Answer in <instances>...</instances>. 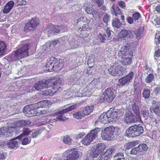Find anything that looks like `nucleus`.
I'll return each instance as SVG.
<instances>
[{
    "label": "nucleus",
    "instance_id": "f257e3e1",
    "mask_svg": "<svg viewBox=\"0 0 160 160\" xmlns=\"http://www.w3.org/2000/svg\"><path fill=\"white\" fill-rule=\"evenodd\" d=\"M61 85V81L59 78L48 80L44 82L40 81L35 83L34 87H30V92L36 90L41 92L44 96L51 95L54 94Z\"/></svg>",
    "mask_w": 160,
    "mask_h": 160
},
{
    "label": "nucleus",
    "instance_id": "f03ea898",
    "mask_svg": "<svg viewBox=\"0 0 160 160\" xmlns=\"http://www.w3.org/2000/svg\"><path fill=\"white\" fill-rule=\"evenodd\" d=\"M47 62L46 70L49 72L60 71L64 66L63 63L58 62L57 59L53 57L48 59Z\"/></svg>",
    "mask_w": 160,
    "mask_h": 160
},
{
    "label": "nucleus",
    "instance_id": "7ed1b4c3",
    "mask_svg": "<svg viewBox=\"0 0 160 160\" xmlns=\"http://www.w3.org/2000/svg\"><path fill=\"white\" fill-rule=\"evenodd\" d=\"M115 91L112 88H107L103 93L100 96L96 97V99L98 102H102L104 101L110 102L114 98L115 96Z\"/></svg>",
    "mask_w": 160,
    "mask_h": 160
},
{
    "label": "nucleus",
    "instance_id": "20e7f679",
    "mask_svg": "<svg viewBox=\"0 0 160 160\" xmlns=\"http://www.w3.org/2000/svg\"><path fill=\"white\" fill-rule=\"evenodd\" d=\"M143 132V127L140 124H135L126 129V136L128 137H135L142 134Z\"/></svg>",
    "mask_w": 160,
    "mask_h": 160
},
{
    "label": "nucleus",
    "instance_id": "39448f33",
    "mask_svg": "<svg viewBox=\"0 0 160 160\" xmlns=\"http://www.w3.org/2000/svg\"><path fill=\"white\" fill-rule=\"evenodd\" d=\"M117 132V128L112 126L102 130L101 136L104 140H110L113 138Z\"/></svg>",
    "mask_w": 160,
    "mask_h": 160
},
{
    "label": "nucleus",
    "instance_id": "423d86ee",
    "mask_svg": "<svg viewBox=\"0 0 160 160\" xmlns=\"http://www.w3.org/2000/svg\"><path fill=\"white\" fill-rule=\"evenodd\" d=\"M77 107L76 104H73L68 106L66 108L52 114L50 115L51 117H55L56 118L60 121H64L67 119L68 118L66 117V113L74 109Z\"/></svg>",
    "mask_w": 160,
    "mask_h": 160
},
{
    "label": "nucleus",
    "instance_id": "0eeeda50",
    "mask_svg": "<svg viewBox=\"0 0 160 160\" xmlns=\"http://www.w3.org/2000/svg\"><path fill=\"white\" fill-rule=\"evenodd\" d=\"M100 132V129L96 128L94 130L91 131L82 140V143L85 145H88L97 137V135Z\"/></svg>",
    "mask_w": 160,
    "mask_h": 160
},
{
    "label": "nucleus",
    "instance_id": "6e6552de",
    "mask_svg": "<svg viewBox=\"0 0 160 160\" xmlns=\"http://www.w3.org/2000/svg\"><path fill=\"white\" fill-rule=\"evenodd\" d=\"M29 44L21 46L14 52V56L16 59H19L28 55Z\"/></svg>",
    "mask_w": 160,
    "mask_h": 160
},
{
    "label": "nucleus",
    "instance_id": "1a4fd4ad",
    "mask_svg": "<svg viewBox=\"0 0 160 160\" xmlns=\"http://www.w3.org/2000/svg\"><path fill=\"white\" fill-rule=\"evenodd\" d=\"M63 155L67 158L64 160H76L78 158L79 154L77 149L71 148L65 152Z\"/></svg>",
    "mask_w": 160,
    "mask_h": 160
},
{
    "label": "nucleus",
    "instance_id": "9d476101",
    "mask_svg": "<svg viewBox=\"0 0 160 160\" xmlns=\"http://www.w3.org/2000/svg\"><path fill=\"white\" fill-rule=\"evenodd\" d=\"M108 71L112 75L119 76L122 75L123 68V67L117 63L112 66L110 68L108 69Z\"/></svg>",
    "mask_w": 160,
    "mask_h": 160
},
{
    "label": "nucleus",
    "instance_id": "9b49d317",
    "mask_svg": "<svg viewBox=\"0 0 160 160\" xmlns=\"http://www.w3.org/2000/svg\"><path fill=\"white\" fill-rule=\"evenodd\" d=\"M140 118V117H138V116L135 115L132 113L131 111L127 110L124 118V121L127 123H135Z\"/></svg>",
    "mask_w": 160,
    "mask_h": 160
},
{
    "label": "nucleus",
    "instance_id": "f8f14e48",
    "mask_svg": "<svg viewBox=\"0 0 160 160\" xmlns=\"http://www.w3.org/2000/svg\"><path fill=\"white\" fill-rule=\"evenodd\" d=\"M63 26H55L51 24L45 30V33H47L48 34H54L55 33H58L59 32H63Z\"/></svg>",
    "mask_w": 160,
    "mask_h": 160
},
{
    "label": "nucleus",
    "instance_id": "ddd939ff",
    "mask_svg": "<svg viewBox=\"0 0 160 160\" xmlns=\"http://www.w3.org/2000/svg\"><path fill=\"white\" fill-rule=\"evenodd\" d=\"M134 75L133 72L120 79L118 82L117 85L119 86H123L127 83L129 82L133 78Z\"/></svg>",
    "mask_w": 160,
    "mask_h": 160
},
{
    "label": "nucleus",
    "instance_id": "4468645a",
    "mask_svg": "<svg viewBox=\"0 0 160 160\" xmlns=\"http://www.w3.org/2000/svg\"><path fill=\"white\" fill-rule=\"evenodd\" d=\"M32 106L30 105L24 108L23 111L26 115L28 117H31L39 115L37 113V110L32 109Z\"/></svg>",
    "mask_w": 160,
    "mask_h": 160
},
{
    "label": "nucleus",
    "instance_id": "2eb2a0df",
    "mask_svg": "<svg viewBox=\"0 0 160 160\" xmlns=\"http://www.w3.org/2000/svg\"><path fill=\"white\" fill-rule=\"evenodd\" d=\"M119 37L122 40H128L133 38L132 32L130 31L123 30L121 31L119 35Z\"/></svg>",
    "mask_w": 160,
    "mask_h": 160
},
{
    "label": "nucleus",
    "instance_id": "dca6fc26",
    "mask_svg": "<svg viewBox=\"0 0 160 160\" xmlns=\"http://www.w3.org/2000/svg\"><path fill=\"white\" fill-rule=\"evenodd\" d=\"M106 32L105 33H99L98 38L101 42H104L106 39H109L111 36V31L108 28H106L104 29Z\"/></svg>",
    "mask_w": 160,
    "mask_h": 160
},
{
    "label": "nucleus",
    "instance_id": "f3484780",
    "mask_svg": "<svg viewBox=\"0 0 160 160\" xmlns=\"http://www.w3.org/2000/svg\"><path fill=\"white\" fill-rule=\"evenodd\" d=\"M128 49L126 46H123L121 48V50L118 52V56L120 57H123V56H128L129 54L130 56H132V52H128Z\"/></svg>",
    "mask_w": 160,
    "mask_h": 160
},
{
    "label": "nucleus",
    "instance_id": "a211bd4d",
    "mask_svg": "<svg viewBox=\"0 0 160 160\" xmlns=\"http://www.w3.org/2000/svg\"><path fill=\"white\" fill-rule=\"evenodd\" d=\"M20 139L17 137L16 138L10 140L7 144V146L11 148H14L15 147H17L18 146V143Z\"/></svg>",
    "mask_w": 160,
    "mask_h": 160
},
{
    "label": "nucleus",
    "instance_id": "6ab92c4d",
    "mask_svg": "<svg viewBox=\"0 0 160 160\" xmlns=\"http://www.w3.org/2000/svg\"><path fill=\"white\" fill-rule=\"evenodd\" d=\"M107 113H103L102 114L97 121L100 122L101 123L103 124H106L109 122Z\"/></svg>",
    "mask_w": 160,
    "mask_h": 160
},
{
    "label": "nucleus",
    "instance_id": "aec40b11",
    "mask_svg": "<svg viewBox=\"0 0 160 160\" xmlns=\"http://www.w3.org/2000/svg\"><path fill=\"white\" fill-rule=\"evenodd\" d=\"M14 2L12 1L9 2L5 6L3 9L4 13L7 14L8 13L13 7L14 5Z\"/></svg>",
    "mask_w": 160,
    "mask_h": 160
},
{
    "label": "nucleus",
    "instance_id": "412c9836",
    "mask_svg": "<svg viewBox=\"0 0 160 160\" xmlns=\"http://www.w3.org/2000/svg\"><path fill=\"white\" fill-rule=\"evenodd\" d=\"M117 112L113 111L112 112H108L107 113L110 122L113 121L114 119L117 118L118 117Z\"/></svg>",
    "mask_w": 160,
    "mask_h": 160
},
{
    "label": "nucleus",
    "instance_id": "4be33fe9",
    "mask_svg": "<svg viewBox=\"0 0 160 160\" xmlns=\"http://www.w3.org/2000/svg\"><path fill=\"white\" fill-rule=\"evenodd\" d=\"M132 56L130 57L127 56H123V57H121L122 59L121 61L122 64L124 65L130 64L132 61Z\"/></svg>",
    "mask_w": 160,
    "mask_h": 160
},
{
    "label": "nucleus",
    "instance_id": "5701e85b",
    "mask_svg": "<svg viewBox=\"0 0 160 160\" xmlns=\"http://www.w3.org/2000/svg\"><path fill=\"white\" fill-rule=\"evenodd\" d=\"M94 106L91 105L89 106L85 107L82 110V112L84 116L89 115L93 111Z\"/></svg>",
    "mask_w": 160,
    "mask_h": 160
},
{
    "label": "nucleus",
    "instance_id": "b1692460",
    "mask_svg": "<svg viewBox=\"0 0 160 160\" xmlns=\"http://www.w3.org/2000/svg\"><path fill=\"white\" fill-rule=\"evenodd\" d=\"M132 111L138 117H140L139 107L135 102L132 104Z\"/></svg>",
    "mask_w": 160,
    "mask_h": 160
},
{
    "label": "nucleus",
    "instance_id": "393cba45",
    "mask_svg": "<svg viewBox=\"0 0 160 160\" xmlns=\"http://www.w3.org/2000/svg\"><path fill=\"white\" fill-rule=\"evenodd\" d=\"M150 110L152 112H154L158 116H160V106H155L154 104H153Z\"/></svg>",
    "mask_w": 160,
    "mask_h": 160
},
{
    "label": "nucleus",
    "instance_id": "a878e982",
    "mask_svg": "<svg viewBox=\"0 0 160 160\" xmlns=\"http://www.w3.org/2000/svg\"><path fill=\"white\" fill-rule=\"evenodd\" d=\"M112 14L114 15L117 16L118 14H121L122 12L120 9L117 7H115L113 6L111 9Z\"/></svg>",
    "mask_w": 160,
    "mask_h": 160
},
{
    "label": "nucleus",
    "instance_id": "bb28decb",
    "mask_svg": "<svg viewBox=\"0 0 160 160\" xmlns=\"http://www.w3.org/2000/svg\"><path fill=\"white\" fill-rule=\"evenodd\" d=\"M32 130H30L28 128H23L22 130V133L20 135L18 136V138L19 139H21V137L23 136H28L29 134L32 132Z\"/></svg>",
    "mask_w": 160,
    "mask_h": 160
},
{
    "label": "nucleus",
    "instance_id": "cd10ccee",
    "mask_svg": "<svg viewBox=\"0 0 160 160\" xmlns=\"http://www.w3.org/2000/svg\"><path fill=\"white\" fill-rule=\"evenodd\" d=\"M105 148V146L104 144L99 143L96 145L95 149L100 154L104 151Z\"/></svg>",
    "mask_w": 160,
    "mask_h": 160
},
{
    "label": "nucleus",
    "instance_id": "c85d7f7f",
    "mask_svg": "<svg viewBox=\"0 0 160 160\" xmlns=\"http://www.w3.org/2000/svg\"><path fill=\"white\" fill-rule=\"evenodd\" d=\"M39 22L38 19L35 18H32L29 22L33 28L36 27L38 24Z\"/></svg>",
    "mask_w": 160,
    "mask_h": 160
},
{
    "label": "nucleus",
    "instance_id": "c756f323",
    "mask_svg": "<svg viewBox=\"0 0 160 160\" xmlns=\"http://www.w3.org/2000/svg\"><path fill=\"white\" fill-rule=\"evenodd\" d=\"M63 142L65 144H71L72 143V140L70 136L66 135L63 137Z\"/></svg>",
    "mask_w": 160,
    "mask_h": 160
},
{
    "label": "nucleus",
    "instance_id": "7c9ffc66",
    "mask_svg": "<svg viewBox=\"0 0 160 160\" xmlns=\"http://www.w3.org/2000/svg\"><path fill=\"white\" fill-rule=\"evenodd\" d=\"M114 151V149L113 148H111L108 149L107 151L104 152V154H102L104 155L105 157L110 158L111 156L112 153Z\"/></svg>",
    "mask_w": 160,
    "mask_h": 160
},
{
    "label": "nucleus",
    "instance_id": "2f4dec72",
    "mask_svg": "<svg viewBox=\"0 0 160 160\" xmlns=\"http://www.w3.org/2000/svg\"><path fill=\"white\" fill-rule=\"evenodd\" d=\"M112 25L113 27L118 28H120L121 26V24L117 18L114 19L112 22Z\"/></svg>",
    "mask_w": 160,
    "mask_h": 160
},
{
    "label": "nucleus",
    "instance_id": "473e14b6",
    "mask_svg": "<svg viewBox=\"0 0 160 160\" xmlns=\"http://www.w3.org/2000/svg\"><path fill=\"white\" fill-rule=\"evenodd\" d=\"M73 117L77 119H81L84 116L83 113L82 111H79L73 114Z\"/></svg>",
    "mask_w": 160,
    "mask_h": 160
},
{
    "label": "nucleus",
    "instance_id": "72a5a7b5",
    "mask_svg": "<svg viewBox=\"0 0 160 160\" xmlns=\"http://www.w3.org/2000/svg\"><path fill=\"white\" fill-rule=\"evenodd\" d=\"M131 153L133 155L142 154L138 146L132 148L131 151Z\"/></svg>",
    "mask_w": 160,
    "mask_h": 160
},
{
    "label": "nucleus",
    "instance_id": "f704fd0d",
    "mask_svg": "<svg viewBox=\"0 0 160 160\" xmlns=\"http://www.w3.org/2000/svg\"><path fill=\"white\" fill-rule=\"evenodd\" d=\"M89 153L90 156V158H96L100 154L95 149H93V150H92Z\"/></svg>",
    "mask_w": 160,
    "mask_h": 160
},
{
    "label": "nucleus",
    "instance_id": "c9c22d12",
    "mask_svg": "<svg viewBox=\"0 0 160 160\" xmlns=\"http://www.w3.org/2000/svg\"><path fill=\"white\" fill-rule=\"evenodd\" d=\"M6 48V45L3 42L0 41V56L2 55L4 53Z\"/></svg>",
    "mask_w": 160,
    "mask_h": 160
},
{
    "label": "nucleus",
    "instance_id": "e433bc0d",
    "mask_svg": "<svg viewBox=\"0 0 160 160\" xmlns=\"http://www.w3.org/2000/svg\"><path fill=\"white\" fill-rule=\"evenodd\" d=\"M123 154L122 152L117 153L114 157V160H122L123 159Z\"/></svg>",
    "mask_w": 160,
    "mask_h": 160
},
{
    "label": "nucleus",
    "instance_id": "4c0bfd02",
    "mask_svg": "<svg viewBox=\"0 0 160 160\" xmlns=\"http://www.w3.org/2000/svg\"><path fill=\"white\" fill-rule=\"evenodd\" d=\"M150 90L149 89L144 88L143 89V97L145 98H148L150 96Z\"/></svg>",
    "mask_w": 160,
    "mask_h": 160
},
{
    "label": "nucleus",
    "instance_id": "58836bf2",
    "mask_svg": "<svg viewBox=\"0 0 160 160\" xmlns=\"http://www.w3.org/2000/svg\"><path fill=\"white\" fill-rule=\"evenodd\" d=\"M8 129H7V128L4 127L0 128V135L2 134L4 135L6 137H9L10 136V134L8 135Z\"/></svg>",
    "mask_w": 160,
    "mask_h": 160
},
{
    "label": "nucleus",
    "instance_id": "ea45409f",
    "mask_svg": "<svg viewBox=\"0 0 160 160\" xmlns=\"http://www.w3.org/2000/svg\"><path fill=\"white\" fill-rule=\"evenodd\" d=\"M155 42L157 45L160 43V33L159 31H157L155 38Z\"/></svg>",
    "mask_w": 160,
    "mask_h": 160
},
{
    "label": "nucleus",
    "instance_id": "a19ab883",
    "mask_svg": "<svg viewBox=\"0 0 160 160\" xmlns=\"http://www.w3.org/2000/svg\"><path fill=\"white\" fill-rule=\"evenodd\" d=\"M154 76L152 74H149L146 77L145 81L147 83H150L154 79Z\"/></svg>",
    "mask_w": 160,
    "mask_h": 160
},
{
    "label": "nucleus",
    "instance_id": "79ce46f5",
    "mask_svg": "<svg viewBox=\"0 0 160 160\" xmlns=\"http://www.w3.org/2000/svg\"><path fill=\"white\" fill-rule=\"evenodd\" d=\"M22 120H18L16 122H14L12 123V125L16 127H23V123H22Z\"/></svg>",
    "mask_w": 160,
    "mask_h": 160
},
{
    "label": "nucleus",
    "instance_id": "37998d69",
    "mask_svg": "<svg viewBox=\"0 0 160 160\" xmlns=\"http://www.w3.org/2000/svg\"><path fill=\"white\" fill-rule=\"evenodd\" d=\"M33 28L30 25V23L29 22L25 24V27L24 28V31L25 32H27L28 31L32 30Z\"/></svg>",
    "mask_w": 160,
    "mask_h": 160
},
{
    "label": "nucleus",
    "instance_id": "c03bdc74",
    "mask_svg": "<svg viewBox=\"0 0 160 160\" xmlns=\"http://www.w3.org/2000/svg\"><path fill=\"white\" fill-rule=\"evenodd\" d=\"M148 111L146 110H143L142 112V115L145 119H151V117L149 115Z\"/></svg>",
    "mask_w": 160,
    "mask_h": 160
},
{
    "label": "nucleus",
    "instance_id": "a18cd8bd",
    "mask_svg": "<svg viewBox=\"0 0 160 160\" xmlns=\"http://www.w3.org/2000/svg\"><path fill=\"white\" fill-rule=\"evenodd\" d=\"M138 147L140 148V150L142 154L143 151L146 150L148 149L147 145L145 144H141L138 146Z\"/></svg>",
    "mask_w": 160,
    "mask_h": 160
},
{
    "label": "nucleus",
    "instance_id": "49530a36",
    "mask_svg": "<svg viewBox=\"0 0 160 160\" xmlns=\"http://www.w3.org/2000/svg\"><path fill=\"white\" fill-rule=\"evenodd\" d=\"M51 44L50 42H48L46 45H44L43 47V49L46 52H48L51 50Z\"/></svg>",
    "mask_w": 160,
    "mask_h": 160
},
{
    "label": "nucleus",
    "instance_id": "de8ad7c7",
    "mask_svg": "<svg viewBox=\"0 0 160 160\" xmlns=\"http://www.w3.org/2000/svg\"><path fill=\"white\" fill-rule=\"evenodd\" d=\"M7 129H8V135L10 134V136L11 135L12 133L15 130V127L12 125V126H11L8 128H7Z\"/></svg>",
    "mask_w": 160,
    "mask_h": 160
},
{
    "label": "nucleus",
    "instance_id": "09e8293b",
    "mask_svg": "<svg viewBox=\"0 0 160 160\" xmlns=\"http://www.w3.org/2000/svg\"><path fill=\"white\" fill-rule=\"evenodd\" d=\"M40 102L41 105V108H43L48 106L49 101L45 100L41 101Z\"/></svg>",
    "mask_w": 160,
    "mask_h": 160
},
{
    "label": "nucleus",
    "instance_id": "8fccbe9b",
    "mask_svg": "<svg viewBox=\"0 0 160 160\" xmlns=\"http://www.w3.org/2000/svg\"><path fill=\"white\" fill-rule=\"evenodd\" d=\"M110 20L109 16L107 14H106L103 17V22L105 24V26H107L108 25V22Z\"/></svg>",
    "mask_w": 160,
    "mask_h": 160
},
{
    "label": "nucleus",
    "instance_id": "3c124183",
    "mask_svg": "<svg viewBox=\"0 0 160 160\" xmlns=\"http://www.w3.org/2000/svg\"><path fill=\"white\" fill-rule=\"evenodd\" d=\"M132 17L135 21L138 20L140 17V14L138 12H136L132 14Z\"/></svg>",
    "mask_w": 160,
    "mask_h": 160
},
{
    "label": "nucleus",
    "instance_id": "603ef678",
    "mask_svg": "<svg viewBox=\"0 0 160 160\" xmlns=\"http://www.w3.org/2000/svg\"><path fill=\"white\" fill-rule=\"evenodd\" d=\"M31 141V139L30 138H25L22 140V143L23 145H25L29 144Z\"/></svg>",
    "mask_w": 160,
    "mask_h": 160
},
{
    "label": "nucleus",
    "instance_id": "864d4df0",
    "mask_svg": "<svg viewBox=\"0 0 160 160\" xmlns=\"http://www.w3.org/2000/svg\"><path fill=\"white\" fill-rule=\"evenodd\" d=\"M79 92H78V90L76 89H75L74 91H72L70 94L71 97H79Z\"/></svg>",
    "mask_w": 160,
    "mask_h": 160
},
{
    "label": "nucleus",
    "instance_id": "5fc2aeb1",
    "mask_svg": "<svg viewBox=\"0 0 160 160\" xmlns=\"http://www.w3.org/2000/svg\"><path fill=\"white\" fill-rule=\"evenodd\" d=\"M99 82L100 81L99 78H95L90 83V85H92L94 84L96 86L95 87L97 88H98V87H97L96 85L99 84Z\"/></svg>",
    "mask_w": 160,
    "mask_h": 160
},
{
    "label": "nucleus",
    "instance_id": "6e6d98bb",
    "mask_svg": "<svg viewBox=\"0 0 160 160\" xmlns=\"http://www.w3.org/2000/svg\"><path fill=\"white\" fill-rule=\"evenodd\" d=\"M136 142H130L128 143L126 145V148L129 149L130 148L134 146L135 145Z\"/></svg>",
    "mask_w": 160,
    "mask_h": 160
},
{
    "label": "nucleus",
    "instance_id": "4d7b16f0",
    "mask_svg": "<svg viewBox=\"0 0 160 160\" xmlns=\"http://www.w3.org/2000/svg\"><path fill=\"white\" fill-rule=\"evenodd\" d=\"M32 107L35 109H38L41 108V105L40 102L30 105Z\"/></svg>",
    "mask_w": 160,
    "mask_h": 160
},
{
    "label": "nucleus",
    "instance_id": "13d9d810",
    "mask_svg": "<svg viewBox=\"0 0 160 160\" xmlns=\"http://www.w3.org/2000/svg\"><path fill=\"white\" fill-rule=\"evenodd\" d=\"M22 123H23V127L24 126H31L33 125V124H32V123L29 121H25L22 120Z\"/></svg>",
    "mask_w": 160,
    "mask_h": 160
},
{
    "label": "nucleus",
    "instance_id": "bf43d9fd",
    "mask_svg": "<svg viewBox=\"0 0 160 160\" xmlns=\"http://www.w3.org/2000/svg\"><path fill=\"white\" fill-rule=\"evenodd\" d=\"M7 157V155L5 152H0V160H5Z\"/></svg>",
    "mask_w": 160,
    "mask_h": 160
},
{
    "label": "nucleus",
    "instance_id": "052dcab7",
    "mask_svg": "<svg viewBox=\"0 0 160 160\" xmlns=\"http://www.w3.org/2000/svg\"><path fill=\"white\" fill-rule=\"evenodd\" d=\"M93 9L92 7H86L85 9V12L89 14H92L93 13Z\"/></svg>",
    "mask_w": 160,
    "mask_h": 160
},
{
    "label": "nucleus",
    "instance_id": "680f3d73",
    "mask_svg": "<svg viewBox=\"0 0 160 160\" xmlns=\"http://www.w3.org/2000/svg\"><path fill=\"white\" fill-rule=\"evenodd\" d=\"M40 130L37 129L36 131L32 133V137L33 138H36L40 133Z\"/></svg>",
    "mask_w": 160,
    "mask_h": 160
},
{
    "label": "nucleus",
    "instance_id": "e2e57ef3",
    "mask_svg": "<svg viewBox=\"0 0 160 160\" xmlns=\"http://www.w3.org/2000/svg\"><path fill=\"white\" fill-rule=\"evenodd\" d=\"M89 91H87V88H86L84 89L82 91V93L83 96H88L89 95L88 94L89 93Z\"/></svg>",
    "mask_w": 160,
    "mask_h": 160
},
{
    "label": "nucleus",
    "instance_id": "0e129e2a",
    "mask_svg": "<svg viewBox=\"0 0 160 160\" xmlns=\"http://www.w3.org/2000/svg\"><path fill=\"white\" fill-rule=\"evenodd\" d=\"M134 19L130 17H128L127 18V22L130 24L133 23Z\"/></svg>",
    "mask_w": 160,
    "mask_h": 160
},
{
    "label": "nucleus",
    "instance_id": "69168bd1",
    "mask_svg": "<svg viewBox=\"0 0 160 160\" xmlns=\"http://www.w3.org/2000/svg\"><path fill=\"white\" fill-rule=\"evenodd\" d=\"M118 5L121 8H124L125 7V3L123 1H118Z\"/></svg>",
    "mask_w": 160,
    "mask_h": 160
},
{
    "label": "nucleus",
    "instance_id": "338daca9",
    "mask_svg": "<svg viewBox=\"0 0 160 160\" xmlns=\"http://www.w3.org/2000/svg\"><path fill=\"white\" fill-rule=\"evenodd\" d=\"M92 15L93 16V17H94L95 18H98L100 17L99 15V13L96 10H94V11H93Z\"/></svg>",
    "mask_w": 160,
    "mask_h": 160
},
{
    "label": "nucleus",
    "instance_id": "774afa93",
    "mask_svg": "<svg viewBox=\"0 0 160 160\" xmlns=\"http://www.w3.org/2000/svg\"><path fill=\"white\" fill-rule=\"evenodd\" d=\"M160 57V49H158L155 52L154 57L155 59H157L156 57Z\"/></svg>",
    "mask_w": 160,
    "mask_h": 160
}]
</instances>
